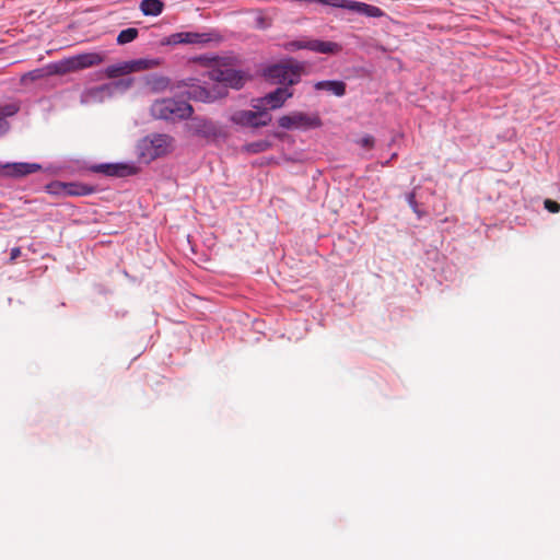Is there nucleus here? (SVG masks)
I'll use <instances>...</instances> for the list:
<instances>
[{"mask_svg": "<svg viewBox=\"0 0 560 560\" xmlns=\"http://www.w3.org/2000/svg\"><path fill=\"white\" fill-rule=\"evenodd\" d=\"M408 199V203L410 205V207L416 211V208H417V201H416V195L415 192H411L408 195L407 197Z\"/></svg>", "mask_w": 560, "mask_h": 560, "instance_id": "c85d7f7f", "label": "nucleus"}, {"mask_svg": "<svg viewBox=\"0 0 560 560\" xmlns=\"http://www.w3.org/2000/svg\"><path fill=\"white\" fill-rule=\"evenodd\" d=\"M188 94L190 97H192L194 100H197V101H202V102L211 101L210 93L200 86L192 88Z\"/></svg>", "mask_w": 560, "mask_h": 560, "instance_id": "5701e85b", "label": "nucleus"}, {"mask_svg": "<svg viewBox=\"0 0 560 560\" xmlns=\"http://www.w3.org/2000/svg\"><path fill=\"white\" fill-rule=\"evenodd\" d=\"M133 79H122L113 83L104 84L96 90L100 92L113 93L114 91L125 92L131 88Z\"/></svg>", "mask_w": 560, "mask_h": 560, "instance_id": "6ab92c4d", "label": "nucleus"}, {"mask_svg": "<svg viewBox=\"0 0 560 560\" xmlns=\"http://www.w3.org/2000/svg\"><path fill=\"white\" fill-rule=\"evenodd\" d=\"M291 46L298 49H310L319 54L336 55L342 49L341 45L335 42L313 39L308 42H293Z\"/></svg>", "mask_w": 560, "mask_h": 560, "instance_id": "ddd939ff", "label": "nucleus"}, {"mask_svg": "<svg viewBox=\"0 0 560 560\" xmlns=\"http://www.w3.org/2000/svg\"><path fill=\"white\" fill-rule=\"evenodd\" d=\"M154 90H163L168 85V80L164 77H155L150 81Z\"/></svg>", "mask_w": 560, "mask_h": 560, "instance_id": "b1692460", "label": "nucleus"}, {"mask_svg": "<svg viewBox=\"0 0 560 560\" xmlns=\"http://www.w3.org/2000/svg\"><path fill=\"white\" fill-rule=\"evenodd\" d=\"M174 43L180 44H199L208 40L206 38V34L192 33V32H183L177 33L172 36Z\"/></svg>", "mask_w": 560, "mask_h": 560, "instance_id": "f3484780", "label": "nucleus"}, {"mask_svg": "<svg viewBox=\"0 0 560 560\" xmlns=\"http://www.w3.org/2000/svg\"><path fill=\"white\" fill-rule=\"evenodd\" d=\"M301 67L298 65L279 63L269 67L265 75L280 84H296L300 80Z\"/></svg>", "mask_w": 560, "mask_h": 560, "instance_id": "0eeeda50", "label": "nucleus"}, {"mask_svg": "<svg viewBox=\"0 0 560 560\" xmlns=\"http://www.w3.org/2000/svg\"><path fill=\"white\" fill-rule=\"evenodd\" d=\"M40 170L42 165L37 163L16 162L0 164L1 174L12 178H21Z\"/></svg>", "mask_w": 560, "mask_h": 560, "instance_id": "f8f14e48", "label": "nucleus"}, {"mask_svg": "<svg viewBox=\"0 0 560 560\" xmlns=\"http://www.w3.org/2000/svg\"><path fill=\"white\" fill-rule=\"evenodd\" d=\"M56 186L66 196H88L94 192L92 186L79 183H57Z\"/></svg>", "mask_w": 560, "mask_h": 560, "instance_id": "2eb2a0df", "label": "nucleus"}, {"mask_svg": "<svg viewBox=\"0 0 560 560\" xmlns=\"http://www.w3.org/2000/svg\"><path fill=\"white\" fill-rule=\"evenodd\" d=\"M544 206L551 213H558L560 211V203L555 200L546 199Z\"/></svg>", "mask_w": 560, "mask_h": 560, "instance_id": "393cba45", "label": "nucleus"}, {"mask_svg": "<svg viewBox=\"0 0 560 560\" xmlns=\"http://www.w3.org/2000/svg\"><path fill=\"white\" fill-rule=\"evenodd\" d=\"M105 60L103 52H84L63 59L54 66V72L66 74L101 65Z\"/></svg>", "mask_w": 560, "mask_h": 560, "instance_id": "7ed1b4c3", "label": "nucleus"}, {"mask_svg": "<svg viewBox=\"0 0 560 560\" xmlns=\"http://www.w3.org/2000/svg\"><path fill=\"white\" fill-rule=\"evenodd\" d=\"M175 149V140L165 133H154L145 137L140 143L141 156L150 162L164 156Z\"/></svg>", "mask_w": 560, "mask_h": 560, "instance_id": "f03ea898", "label": "nucleus"}, {"mask_svg": "<svg viewBox=\"0 0 560 560\" xmlns=\"http://www.w3.org/2000/svg\"><path fill=\"white\" fill-rule=\"evenodd\" d=\"M186 128L191 136L214 141L224 137V130L210 119L203 117H194L186 124Z\"/></svg>", "mask_w": 560, "mask_h": 560, "instance_id": "20e7f679", "label": "nucleus"}, {"mask_svg": "<svg viewBox=\"0 0 560 560\" xmlns=\"http://www.w3.org/2000/svg\"><path fill=\"white\" fill-rule=\"evenodd\" d=\"M209 78L234 89H241L244 84L241 72L231 68H214L209 71Z\"/></svg>", "mask_w": 560, "mask_h": 560, "instance_id": "9b49d317", "label": "nucleus"}, {"mask_svg": "<svg viewBox=\"0 0 560 560\" xmlns=\"http://www.w3.org/2000/svg\"><path fill=\"white\" fill-rule=\"evenodd\" d=\"M328 5L335 8H342L349 11H353L363 14L369 18H382L385 12L378 7L368 4L365 2L353 1V0H329Z\"/></svg>", "mask_w": 560, "mask_h": 560, "instance_id": "6e6552de", "label": "nucleus"}, {"mask_svg": "<svg viewBox=\"0 0 560 560\" xmlns=\"http://www.w3.org/2000/svg\"><path fill=\"white\" fill-rule=\"evenodd\" d=\"M20 256H21V248L20 247L12 248L11 253H10V262H13Z\"/></svg>", "mask_w": 560, "mask_h": 560, "instance_id": "cd10ccee", "label": "nucleus"}, {"mask_svg": "<svg viewBox=\"0 0 560 560\" xmlns=\"http://www.w3.org/2000/svg\"><path fill=\"white\" fill-rule=\"evenodd\" d=\"M271 147V142L268 140H260L252 143H247L244 148L249 153H260L267 151Z\"/></svg>", "mask_w": 560, "mask_h": 560, "instance_id": "4be33fe9", "label": "nucleus"}, {"mask_svg": "<svg viewBox=\"0 0 560 560\" xmlns=\"http://www.w3.org/2000/svg\"><path fill=\"white\" fill-rule=\"evenodd\" d=\"M43 77V70H34V71H31L26 74L23 75L22 80L24 81L25 79H30V80H38Z\"/></svg>", "mask_w": 560, "mask_h": 560, "instance_id": "bb28decb", "label": "nucleus"}, {"mask_svg": "<svg viewBox=\"0 0 560 560\" xmlns=\"http://www.w3.org/2000/svg\"><path fill=\"white\" fill-rule=\"evenodd\" d=\"M94 173L112 177H127L137 173L138 168L128 163H103L94 164L90 167Z\"/></svg>", "mask_w": 560, "mask_h": 560, "instance_id": "9d476101", "label": "nucleus"}, {"mask_svg": "<svg viewBox=\"0 0 560 560\" xmlns=\"http://www.w3.org/2000/svg\"><path fill=\"white\" fill-rule=\"evenodd\" d=\"M15 112L14 106L0 107V137L9 130V122L5 117L13 115Z\"/></svg>", "mask_w": 560, "mask_h": 560, "instance_id": "aec40b11", "label": "nucleus"}, {"mask_svg": "<svg viewBox=\"0 0 560 560\" xmlns=\"http://www.w3.org/2000/svg\"><path fill=\"white\" fill-rule=\"evenodd\" d=\"M150 112L155 119L175 121L189 118L194 109L192 106L185 101L162 98L156 100L151 105Z\"/></svg>", "mask_w": 560, "mask_h": 560, "instance_id": "f257e3e1", "label": "nucleus"}, {"mask_svg": "<svg viewBox=\"0 0 560 560\" xmlns=\"http://www.w3.org/2000/svg\"><path fill=\"white\" fill-rule=\"evenodd\" d=\"M314 88L316 90H325L336 96H343L346 93V84L342 81H319Z\"/></svg>", "mask_w": 560, "mask_h": 560, "instance_id": "dca6fc26", "label": "nucleus"}, {"mask_svg": "<svg viewBox=\"0 0 560 560\" xmlns=\"http://www.w3.org/2000/svg\"><path fill=\"white\" fill-rule=\"evenodd\" d=\"M293 96V92L289 88H278L273 92L268 93L265 97L260 98V103L270 105V108H280L284 102Z\"/></svg>", "mask_w": 560, "mask_h": 560, "instance_id": "4468645a", "label": "nucleus"}, {"mask_svg": "<svg viewBox=\"0 0 560 560\" xmlns=\"http://www.w3.org/2000/svg\"><path fill=\"white\" fill-rule=\"evenodd\" d=\"M160 62L154 59H137L130 61H122L112 65L105 69V74L109 79H115L121 75H127L132 72H138L147 69L158 67Z\"/></svg>", "mask_w": 560, "mask_h": 560, "instance_id": "423d86ee", "label": "nucleus"}, {"mask_svg": "<svg viewBox=\"0 0 560 560\" xmlns=\"http://www.w3.org/2000/svg\"><path fill=\"white\" fill-rule=\"evenodd\" d=\"M359 144L362 148L370 150L374 145V138L372 136H365L359 141Z\"/></svg>", "mask_w": 560, "mask_h": 560, "instance_id": "a878e982", "label": "nucleus"}, {"mask_svg": "<svg viewBox=\"0 0 560 560\" xmlns=\"http://www.w3.org/2000/svg\"><path fill=\"white\" fill-rule=\"evenodd\" d=\"M164 3L161 0H142L140 10L144 15L158 16L163 12Z\"/></svg>", "mask_w": 560, "mask_h": 560, "instance_id": "a211bd4d", "label": "nucleus"}, {"mask_svg": "<svg viewBox=\"0 0 560 560\" xmlns=\"http://www.w3.org/2000/svg\"><path fill=\"white\" fill-rule=\"evenodd\" d=\"M232 121L242 126L261 127L271 121V115L266 110H238L233 114Z\"/></svg>", "mask_w": 560, "mask_h": 560, "instance_id": "1a4fd4ad", "label": "nucleus"}, {"mask_svg": "<svg viewBox=\"0 0 560 560\" xmlns=\"http://www.w3.org/2000/svg\"><path fill=\"white\" fill-rule=\"evenodd\" d=\"M138 36V30L135 27H129L126 30H122L118 36H117V43L119 45L128 44L132 40H135Z\"/></svg>", "mask_w": 560, "mask_h": 560, "instance_id": "412c9836", "label": "nucleus"}, {"mask_svg": "<svg viewBox=\"0 0 560 560\" xmlns=\"http://www.w3.org/2000/svg\"><path fill=\"white\" fill-rule=\"evenodd\" d=\"M278 124L283 129H315L322 126V120L317 114H306L303 112H293L279 118Z\"/></svg>", "mask_w": 560, "mask_h": 560, "instance_id": "39448f33", "label": "nucleus"}]
</instances>
